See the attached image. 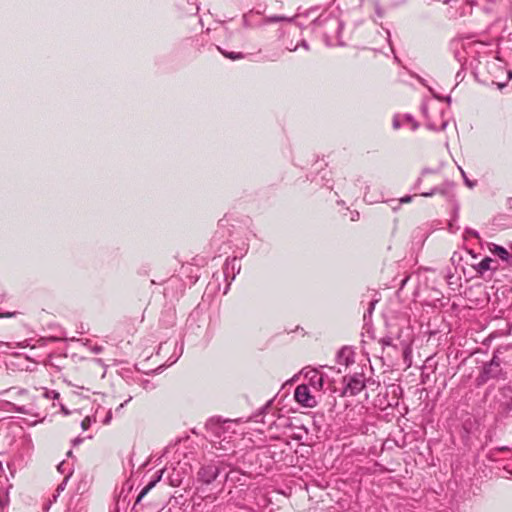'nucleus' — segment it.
<instances>
[{
    "label": "nucleus",
    "instance_id": "f257e3e1",
    "mask_svg": "<svg viewBox=\"0 0 512 512\" xmlns=\"http://www.w3.org/2000/svg\"><path fill=\"white\" fill-rule=\"evenodd\" d=\"M313 24L322 28L323 38L327 46H344L341 40V32L344 27L342 20L336 16H320Z\"/></svg>",
    "mask_w": 512,
    "mask_h": 512
},
{
    "label": "nucleus",
    "instance_id": "f03ea898",
    "mask_svg": "<svg viewBox=\"0 0 512 512\" xmlns=\"http://www.w3.org/2000/svg\"><path fill=\"white\" fill-rule=\"evenodd\" d=\"M345 384L340 396H356L366 387V378L363 373H354L343 377Z\"/></svg>",
    "mask_w": 512,
    "mask_h": 512
},
{
    "label": "nucleus",
    "instance_id": "7ed1b4c3",
    "mask_svg": "<svg viewBox=\"0 0 512 512\" xmlns=\"http://www.w3.org/2000/svg\"><path fill=\"white\" fill-rule=\"evenodd\" d=\"M502 374L501 360L498 356L494 355L490 362L483 366L482 372L477 377L478 385L485 384L490 379H498Z\"/></svg>",
    "mask_w": 512,
    "mask_h": 512
},
{
    "label": "nucleus",
    "instance_id": "20e7f679",
    "mask_svg": "<svg viewBox=\"0 0 512 512\" xmlns=\"http://www.w3.org/2000/svg\"><path fill=\"white\" fill-rule=\"evenodd\" d=\"M234 422L231 420H222L220 417L210 418L205 425L207 431H209L214 437L225 441L227 437L225 434L229 431L230 425Z\"/></svg>",
    "mask_w": 512,
    "mask_h": 512
},
{
    "label": "nucleus",
    "instance_id": "39448f33",
    "mask_svg": "<svg viewBox=\"0 0 512 512\" xmlns=\"http://www.w3.org/2000/svg\"><path fill=\"white\" fill-rule=\"evenodd\" d=\"M294 398L300 405L313 408L317 405L316 398L311 394L309 385L300 384L296 387Z\"/></svg>",
    "mask_w": 512,
    "mask_h": 512
},
{
    "label": "nucleus",
    "instance_id": "423d86ee",
    "mask_svg": "<svg viewBox=\"0 0 512 512\" xmlns=\"http://www.w3.org/2000/svg\"><path fill=\"white\" fill-rule=\"evenodd\" d=\"M220 470L215 464L202 466L198 471V480L204 484H211L219 475Z\"/></svg>",
    "mask_w": 512,
    "mask_h": 512
},
{
    "label": "nucleus",
    "instance_id": "0eeeda50",
    "mask_svg": "<svg viewBox=\"0 0 512 512\" xmlns=\"http://www.w3.org/2000/svg\"><path fill=\"white\" fill-rule=\"evenodd\" d=\"M501 396L500 413L506 418H512V387L507 386L501 389Z\"/></svg>",
    "mask_w": 512,
    "mask_h": 512
},
{
    "label": "nucleus",
    "instance_id": "6e6552de",
    "mask_svg": "<svg viewBox=\"0 0 512 512\" xmlns=\"http://www.w3.org/2000/svg\"><path fill=\"white\" fill-rule=\"evenodd\" d=\"M422 112L426 118V126L428 129L433 131H443L448 125V121L443 118V112H440V120H432L428 114L427 106H422Z\"/></svg>",
    "mask_w": 512,
    "mask_h": 512
},
{
    "label": "nucleus",
    "instance_id": "1a4fd4ad",
    "mask_svg": "<svg viewBox=\"0 0 512 512\" xmlns=\"http://www.w3.org/2000/svg\"><path fill=\"white\" fill-rule=\"evenodd\" d=\"M240 271V265L238 264V260L236 257L227 259L223 265V275L226 280L230 278V280H234L236 272Z\"/></svg>",
    "mask_w": 512,
    "mask_h": 512
},
{
    "label": "nucleus",
    "instance_id": "9d476101",
    "mask_svg": "<svg viewBox=\"0 0 512 512\" xmlns=\"http://www.w3.org/2000/svg\"><path fill=\"white\" fill-rule=\"evenodd\" d=\"M305 378L308 380L309 385L315 390L320 391L324 385V375L315 369H311L305 373Z\"/></svg>",
    "mask_w": 512,
    "mask_h": 512
},
{
    "label": "nucleus",
    "instance_id": "9b49d317",
    "mask_svg": "<svg viewBox=\"0 0 512 512\" xmlns=\"http://www.w3.org/2000/svg\"><path fill=\"white\" fill-rule=\"evenodd\" d=\"M452 188H453V184L450 182H446V183L442 184L441 186L434 187L433 189H431L428 192H422L420 195L423 197H431L435 194H441V195L448 197V196H450Z\"/></svg>",
    "mask_w": 512,
    "mask_h": 512
},
{
    "label": "nucleus",
    "instance_id": "f8f14e48",
    "mask_svg": "<svg viewBox=\"0 0 512 512\" xmlns=\"http://www.w3.org/2000/svg\"><path fill=\"white\" fill-rule=\"evenodd\" d=\"M337 361L339 364L349 366L354 362V352L348 347H343L337 353Z\"/></svg>",
    "mask_w": 512,
    "mask_h": 512
},
{
    "label": "nucleus",
    "instance_id": "ddd939ff",
    "mask_svg": "<svg viewBox=\"0 0 512 512\" xmlns=\"http://www.w3.org/2000/svg\"><path fill=\"white\" fill-rule=\"evenodd\" d=\"M495 262L490 257H485L482 261H480L474 268L476 269L477 273L480 275H483L488 270H497V267L492 268L491 263Z\"/></svg>",
    "mask_w": 512,
    "mask_h": 512
},
{
    "label": "nucleus",
    "instance_id": "4468645a",
    "mask_svg": "<svg viewBox=\"0 0 512 512\" xmlns=\"http://www.w3.org/2000/svg\"><path fill=\"white\" fill-rule=\"evenodd\" d=\"M493 246L494 247L491 249V252L497 255L502 261L509 263L512 260L510 253L504 247L496 244Z\"/></svg>",
    "mask_w": 512,
    "mask_h": 512
},
{
    "label": "nucleus",
    "instance_id": "2eb2a0df",
    "mask_svg": "<svg viewBox=\"0 0 512 512\" xmlns=\"http://www.w3.org/2000/svg\"><path fill=\"white\" fill-rule=\"evenodd\" d=\"M162 473L163 471H160V474L157 476L156 479L150 481L142 490L141 492L138 494L137 498H136V501H135V505L136 504H139L140 501L142 500V498L156 485V483L161 479V476H162Z\"/></svg>",
    "mask_w": 512,
    "mask_h": 512
},
{
    "label": "nucleus",
    "instance_id": "dca6fc26",
    "mask_svg": "<svg viewBox=\"0 0 512 512\" xmlns=\"http://www.w3.org/2000/svg\"><path fill=\"white\" fill-rule=\"evenodd\" d=\"M292 20H293V18H290V17L274 15V16L265 17L264 19H262L259 22V25L276 23V22H280V21L291 22Z\"/></svg>",
    "mask_w": 512,
    "mask_h": 512
},
{
    "label": "nucleus",
    "instance_id": "f3484780",
    "mask_svg": "<svg viewBox=\"0 0 512 512\" xmlns=\"http://www.w3.org/2000/svg\"><path fill=\"white\" fill-rule=\"evenodd\" d=\"M217 49L220 51V53L230 59V60H239V59H243L245 57V55L242 53V52H228L220 47H217Z\"/></svg>",
    "mask_w": 512,
    "mask_h": 512
},
{
    "label": "nucleus",
    "instance_id": "a211bd4d",
    "mask_svg": "<svg viewBox=\"0 0 512 512\" xmlns=\"http://www.w3.org/2000/svg\"><path fill=\"white\" fill-rule=\"evenodd\" d=\"M71 475H72V471H69L65 475L63 481L57 486L56 493L53 495V502H55L57 500V497L60 495V493L62 491H64V489H65V487L67 485V482H68V480H69Z\"/></svg>",
    "mask_w": 512,
    "mask_h": 512
},
{
    "label": "nucleus",
    "instance_id": "6ab92c4d",
    "mask_svg": "<svg viewBox=\"0 0 512 512\" xmlns=\"http://www.w3.org/2000/svg\"><path fill=\"white\" fill-rule=\"evenodd\" d=\"M254 16V12L251 10L249 11L248 13L244 14L243 15V26L246 27V28H250V27H253L255 25H259V22L256 23L252 20Z\"/></svg>",
    "mask_w": 512,
    "mask_h": 512
},
{
    "label": "nucleus",
    "instance_id": "aec40b11",
    "mask_svg": "<svg viewBox=\"0 0 512 512\" xmlns=\"http://www.w3.org/2000/svg\"><path fill=\"white\" fill-rule=\"evenodd\" d=\"M123 494H124V491L122 490L117 501H116V511L117 512L119 511L120 506H122L124 508L125 505H128L130 502L129 500H127L129 492H127L125 495H123Z\"/></svg>",
    "mask_w": 512,
    "mask_h": 512
},
{
    "label": "nucleus",
    "instance_id": "412c9836",
    "mask_svg": "<svg viewBox=\"0 0 512 512\" xmlns=\"http://www.w3.org/2000/svg\"><path fill=\"white\" fill-rule=\"evenodd\" d=\"M377 300H374V301H371L369 303V306L366 310V312L364 313V321H367L368 318H371L372 314H373V311H374V308H375V304H376Z\"/></svg>",
    "mask_w": 512,
    "mask_h": 512
},
{
    "label": "nucleus",
    "instance_id": "4be33fe9",
    "mask_svg": "<svg viewBox=\"0 0 512 512\" xmlns=\"http://www.w3.org/2000/svg\"><path fill=\"white\" fill-rule=\"evenodd\" d=\"M379 343L383 346H392L396 348V345L393 343V338L391 336H385L379 340Z\"/></svg>",
    "mask_w": 512,
    "mask_h": 512
},
{
    "label": "nucleus",
    "instance_id": "5701e85b",
    "mask_svg": "<svg viewBox=\"0 0 512 512\" xmlns=\"http://www.w3.org/2000/svg\"><path fill=\"white\" fill-rule=\"evenodd\" d=\"M272 401H273V400L268 401V402H267V403H266V404L261 408L260 412H259L257 415H255V416H254V419H255V421H256V422H257V421H259V420L257 419L259 416L264 415V414H265V413H266V412L271 408Z\"/></svg>",
    "mask_w": 512,
    "mask_h": 512
},
{
    "label": "nucleus",
    "instance_id": "b1692460",
    "mask_svg": "<svg viewBox=\"0 0 512 512\" xmlns=\"http://www.w3.org/2000/svg\"><path fill=\"white\" fill-rule=\"evenodd\" d=\"M196 316H197V314H194V313L190 314V316L187 320V324H186L187 330H193L194 324L196 322Z\"/></svg>",
    "mask_w": 512,
    "mask_h": 512
},
{
    "label": "nucleus",
    "instance_id": "393cba45",
    "mask_svg": "<svg viewBox=\"0 0 512 512\" xmlns=\"http://www.w3.org/2000/svg\"><path fill=\"white\" fill-rule=\"evenodd\" d=\"M299 46H300V47H303L305 50H309V49H310L308 42H307L306 40H304V39H303V40H301V42H300L299 44H297L295 47H293V48H289V47H287V49H288L289 51H295V50H297V48H298Z\"/></svg>",
    "mask_w": 512,
    "mask_h": 512
},
{
    "label": "nucleus",
    "instance_id": "a878e982",
    "mask_svg": "<svg viewBox=\"0 0 512 512\" xmlns=\"http://www.w3.org/2000/svg\"><path fill=\"white\" fill-rule=\"evenodd\" d=\"M45 397H47L49 399L56 400V399H59L60 394L55 390H50V391L45 392Z\"/></svg>",
    "mask_w": 512,
    "mask_h": 512
},
{
    "label": "nucleus",
    "instance_id": "bb28decb",
    "mask_svg": "<svg viewBox=\"0 0 512 512\" xmlns=\"http://www.w3.org/2000/svg\"><path fill=\"white\" fill-rule=\"evenodd\" d=\"M57 469L60 473L64 474V473H68L69 471H72L68 465L65 463V461H62L58 466H57Z\"/></svg>",
    "mask_w": 512,
    "mask_h": 512
},
{
    "label": "nucleus",
    "instance_id": "cd10ccee",
    "mask_svg": "<svg viewBox=\"0 0 512 512\" xmlns=\"http://www.w3.org/2000/svg\"><path fill=\"white\" fill-rule=\"evenodd\" d=\"M460 170H461V174H462V176H463V179H464L465 184H466L468 187H470V188L474 187V186L476 185V182H475V181L473 182V181L469 180V179H468V176H466V173L464 172V170H462L461 168H460Z\"/></svg>",
    "mask_w": 512,
    "mask_h": 512
},
{
    "label": "nucleus",
    "instance_id": "c85d7f7f",
    "mask_svg": "<svg viewBox=\"0 0 512 512\" xmlns=\"http://www.w3.org/2000/svg\"><path fill=\"white\" fill-rule=\"evenodd\" d=\"M405 121L411 123L412 130H416L418 128V123L413 119V117L409 114L405 115Z\"/></svg>",
    "mask_w": 512,
    "mask_h": 512
},
{
    "label": "nucleus",
    "instance_id": "c756f323",
    "mask_svg": "<svg viewBox=\"0 0 512 512\" xmlns=\"http://www.w3.org/2000/svg\"><path fill=\"white\" fill-rule=\"evenodd\" d=\"M90 425H91V419H90V417H86V418H84V419L82 420V422H81V427H82V429H83V430L88 429V428L90 427Z\"/></svg>",
    "mask_w": 512,
    "mask_h": 512
},
{
    "label": "nucleus",
    "instance_id": "7c9ffc66",
    "mask_svg": "<svg viewBox=\"0 0 512 512\" xmlns=\"http://www.w3.org/2000/svg\"><path fill=\"white\" fill-rule=\"evenodd\" d=\"M111 419H112V411H111V410H109V411L107 412V414H106V416H105L104 420H103V424H105V425L109 424V423H110V421H111Z\"/></svg>",
    "mask_w": 512,
    "mask_h": 512
},
{
    "label": "nucleus",
    "instance_id": "2f4dec72",
    "mask_svg": "<svg viewBox=\"0 0 512 512\" xmlns=\"http://www.w3.org/2000/svg\"><path fill=\"white\" fill-rule=\"evenodd\" d=\"M401 127V123L398 117H394L393 119V128L399 129Z\"/></svg>",
    "mask_w": 512,
    "mask_h": 512
},
{
    "label": "nucleus",
    "instance_id": "473e14b6",
    "mask_svg": "<svg viewBox=\"0 0 512 512\" xmlns=\"http://www.w3.org/2000/svg\"><path fill=\"white\" fill-rule=\"evenodd\" d=\"M466 233L475 237V238H479V233L473 229H467L466 230Z\"/></svg>",
    "mask_w": 512,
    "mask_h": 512
},
{
    "label": "nucleus",
    "instance_id": "72a5a7b5",
    "mask_svg": "<svg viewBox=\"0 0 512 512\" xmlns=\"http://www.w3.org/2000/svg\"><path fill=\"white\" fill-rule=\"evenodd\" d=\"M132 399V397H129L127 400H125L123 403H121L117 408L116 412L122 411V408Z\"/></svg>",
    "mask_w": 512,
    "mask_h": 512
},
{
    "label": "nucleus",
    "instance_id": "f704fd0d",
    "mask_svg": "<svg viewBox=\"0 0 512 512\" xmlns=\"http://www.w3.org/2000/svg\"><path fill=\"white\" fill-rule=\"evenodd\" d=\"M412 200V196L406 195L400 199V203H408Z\"/></svg>",
    "mask_w": 512,
    "mask_h": 512
},
{
    "label": "nucleus",
    "instance_id": "c9c22d12",
    "mask_svg": "<svg viewBox=\"0 0 512 512\" xmlns=\"http://www.w3.org/2000/svg\"><path fill=\"white\" fill-rule=\"evenodd\" d=\"M358 219H359V213L357 211L352 212L351 220L352 221H357Z\"/></svg>",
    "mask_w": 512,
    "mask_h": 512
},
{
    "label": "nucleus",
    "instance_id": "e433bc0d",
    "mask_svg": "<svg viewBox=\"0 0 512 512\" xmlns=\"http://www.w3.org/2000/svg\"><path fill=\"white\" fill-rule=\"evenodd\" d=\"M374 384H376V382L374 380H372V379H367L366 380V386L367 385H374ZM377 386H379V383H377Z\"/></svg>",
    "mask_w": 512,
    "mask_h": 512
},
{
    "label": "nucleus",
    "instance_id": "4c0bfd02",
    "mask_svg": "<svg viewBox=\"0 0 512 512\" xmlns=\"http://www.w3.org/2000/svg\"><path fill=\"white\" fill-rule=\"evenodd\" d=\"M431 172H433L431 169L425 168V169L422 170L421 174L424 175L426 173H431Z\"/></svg>",
    "mask_w": 512,
    "mask_h": 512
},
{
    "label": "nucleus",
    "instance_id": "58836bf2",
    "mask_svg": "<svg viewBox=\"0 0 512 512\" xmlns=\"http://www.w3.org/2000/svg\"><path fill=\"white\" fill-rule=\"evenodd\" d=\"M81 441H82V440H81L79 437H78V438H75V439L73 440V445H77V444L81 443Z\"/></svg>",
    "mask_w": 512,
    "mask_h": 512
},
{
    "label": "nucleus",
    "instance_id": "ea45409f",
    "mask_svg": "<svg viewBox=\"0 0 512 512\" xmlns=\"http://www.w3.org/2000/svg\"><path fill=\"white\" fill-rule=\"evenodd\" d=\"M421 182H422V178L420 177V178H418V180H417V182L415 184V188L416 189L420 186Z\"/></svg>",
    "mask_w": 512,
    "mask_h": 512
},
{
    "label": "nucleus",
    "instance_id": "a19ab883",
    "mask_svg": "<svg viewBox=\"0 0 512 512\" xmlns=\"http://www.w3.org/2000/svg\"><path fill=\"white\" fill-rule=\"evenodd\" d=\"M53 499L51 501H49V503L47 504V506H45L44 508V512H47V510L49 509L51 503H52Z\"/></svg>",
    "mask_w": 512,
    "mask_h": 512
},
{
    "label": "nucleus",
    "instance_id": "79ce46f5",
    "mask_svg": "<svg viewBox=\"0 0 512 512\" xmlns=\"http://www.w3.org/2000/svg\"><path fill=\"white\" fill-rule=\"evenodd\" d=\"M509 448L506 447V446H503V447H499L498 450L499 451H507Z\"/></svg>",
    "mask_w": 512,
    "mask_h": 512
},
{
    "label": "nucleus",
    "instance_id": "37998d69",
    "mask_svg": "<svg viewBox=\"0 0 512 512\" xmlns=\"http://www.w3.org/2000/svg\"><path fill=\"white\" fill-rule=\"evenodd\" d=\"M508 206L512 209V197L508 199Z\"/></svg>",
    "mask_w": 512,
    "mask_h": 512
},
{
    "label": "nucleus",
    "instance_id": "c03bdc74",
    "mask_svg": "<svg viewBox=\"0 0 512 512\" xmlns=\"http://www.w3.org/2000/svg\"><path fill=\"white\" fill-rule=\"evenodd\" d=\"M445 101H447L448 104H450L451 102V97L450 96H447L445 98H443Z\"/></svg>",
    "mask_w": 512,
    "mask_h": 512
},
{
    "label": "nucleus",
    "instance_id": "a18cd8bd",
    "mask_svg": "<svg viewBox=\"0 0 512 512\" xmlns=\"http://www.w3.org/2000/svg\"><path fill=\"white\" fill-rule=\"evenodd\" d=\"M72 455H73L72 451H71V450H69V451L67 452V457H72Z\"/></svg>",
    "mask_w": 512,
    "mask_h": 512
},
{
    "label": "nucleus",
    "instance_id": "49530a36",
    "mask_svg": "<svg viewBox=\"0 0 512 512\" xmlns=\"http://www.w3.org/2000/svg\"><path fill=\"white\" fill-rule=\"evenodd\" d=\"M94 351H95L96 353H99V352L101 351V348H100V347H96V348L94 349Z\"/></svg>",
    "mask_w": 512,
    "mask_h": 512
},
{
    "label": "nucleus",
    "instance_id": "de8ad7c7",
    "mask_svg": "<svg viewBox=\"0 0 512 512\" xmlns=\"http://www.w3.org/2000/svg\"><path fill=\"white\" fill-rule=\"evenodd\" d=\"M61 408H62V411H63L65 414H68V413H69V412L65 409V407H64V406H61Z\"/></svg>",
    "mask_w": 512,
    "mask_h": 512
},
{
    "label": "nucleus",
    "instance_id": "09e8293b",
    "mask_svg": "<svg viewBox=\"0 0 512 512\" xmlns=\"http://www.w3.org/2000/svg\"><path fill=\"white\" fill-rule=\"evenodd\" d=\"M229 285H230V282L227 284V286H226V288H225V290H224V293H227V290H228V288H229Z\"/></svg>",
    "mask_w": 512,
    "mask_h": 512
},
{
    "label": "nucleus",
    "instance_id": "8fccbe9b",
    "mask_svg": "<svg viewBox=\"0 0 512 512\" xmlns=\"http://www.w3.org/2000/svg\"><path fill=\"white\" fill-rule=\"evenodd\" d=\"M4 298H5V294H2L1 295V303L3 302Z\"/></svg>",
    "mask_w": 512,
    "mask_h": 512
},
{
    "label": "nucleus",
    "instance_id": "3c124183",
    "mask_svg": "<svg viewBox=\"0 0 512 512\" xmlns=\"http://www.w3.org/2000/svg\"><path fill=\"white\" fill-rule=\"evenodd\" d=\"M434 97L437 98V99H440V100L442 99L440 96H438L436 94H434Z\"/></svg>",
    "mask_w": 512,
    "mask_h": 512
},
{
    "label": "nucleus",
    "instance_id": "603ef678",
    "mask_svg": "<svg viewBox=\"0 0 512 512\" xmlns=\"http://www.w3.org/2000/svg\"><path fill=\"white\" fill-rule=\"evenodd\" d=\"M50 340H52V341H56V340H57V338L52 337V338H50Z\"/></svg>",
    "mask_w": 512,
    "mask_h": 512
},
{
    "label": "nucleus",
    "instance_id": "864d4df0",
    "mask_svg": "<svg viewBox=\"0 0 512 512\" xmlns=\"http://www.w3.org/2000/svg\"><path fill=\"white\" fill-rule=\"evenodd\" d=\"M274 424V421H271L270 423H268V426H271Z\"/></svg>",
    "mask_w": 512,
    "mask_h": 512
},
{
    "label": "nucleus",
    "instance_id": "5fc2aeb1",
    "mask_svg": "<svg viewBox=\"0 0 512 512\" xmlns=\"http://www.w3.org/2000/svg\"><path fill=\"white\" fill-rule=\"evenodd\" d=\"M274 424V421H271L270 423H268V426H271Z\"/></svg>",
    "mask_w": 512,
    "mask_h": 512
},
{
    "label": "nucleus",
    "instance_id": "6e6d98bb",
    "mask_svg": "<svg viewBox=\"0 0 512 512\" xmlns=\"http://www.w3.org/2000/svg\"><path fill=\"white\" fill-rule=\"evenodd\" d=\"M274 424V421H271L270 423H268V426H271Z\"/></svg>",
    "mask_w": 512,
    "mask_h": 512
},
{
    "label": "nucleus",
    "instance_id": "4d7b16f0",
    "mask_svg": "<svg viewBox=\"0 0 512 512\" xmlns=\"http://www.w3.org/2000/svg\"><path fill=\"white\" fill-rule=\"evenodd\" d=\"M508 76L509 78H512V72H509Z\"/></svg>",
    "mask_w": 512,
    "mask_h": 512
},
{
    "label": "nucleus",
    "instance_id": "13d9d810",
    "mask_svg": "<svg viewBox=\"0 0 512 512\" xmlns=\"http://www.w3.org/2000/svg\"><path fill=\"white\" fill-rule=\"evenodd\" d=\"M511 250H512V245L510 246Z\"/></svg>",
    "mask_w": 512,
    "mask_h": 512
}]
</instances>
